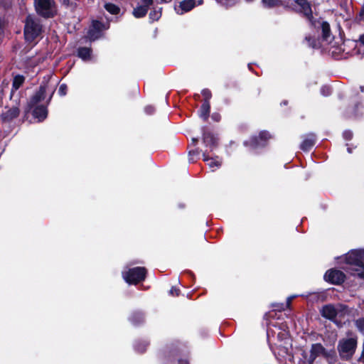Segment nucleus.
<instances>
[{"label":"nucleus","mask_w":364,"mask_h":364,"mask_svg":"<svg viewBox=\"0 0 364 364\" xmlns=\"http://www.w3.org/2000/svg\"><path fill=\"white\" fill-rule=\"evenodd\" d=\"M203 3V0H183L179 3L178 7H175V10L178 14L182 15L184 13L191 11L198 5Z\"/></svg>","instance_id":"nucleus-14"},{"label":"nucleus","mask_w":364,"mask_h":364,"mask_svg":"<svg viewBox=\"0 0 364 364\" xmlns=\"http://www.w3.org/2000/svg\"><path fill=\"white\" fill-rule=\"evenodd\" d=\"M5 111H2L0 114V119L2 123H10L14 119L18 117L20 114V109L18 105L13 106L12 107H5Z\"/></svg>","instance_id":"nucleus-12"},{"label":"nucleus","mask_w":364,"mask_h":364,"mask_svg":"<svg viewBox=\"0 0 364 364\" xmlns=\"http://www.w3.org/2000/svg\"><path fill=\"white\" fill-rule=\"evenodd\" d=\"M62 4L63 5H65L66 6H69V5H70V0H62Z\"/></svg>","instance_id":"nucleus-46"},{"label":"nucleus","mask_w":364,"mask_h":364,"mask_svg":"<svg viewBox=\"0 0 364 364\" xmlns=\"http://www.w3.org/2000/svg\"><path fill=\"white\" fill-rule=\"evenodd\" d=\"M43 32V26L40 21L31 15L26 16L23 28L25 41L28 43L34 41Z\"/></svg>","instance_id":"nucleus-1"},{"label":"nucleus","mask_w":364,"mask_h":364,"mask_svg":"<svg viewBox=\"0 0 364 364\" xmlns=\"http://www.w3.org/2000/svg\"><path fill=\"white\" fill-rule=\"evenodd\" d=\"M305 41H307L308 46L310 48H316L318 47V40L314 36H307L305 37Z\"/></svg>","instance_id":"nucleus-31"},{"label":"nucleus","mask_w":364,"mask_h":364,"mask_svg":"<svg viewBox=\"0 0 364 364\" xmlns=\"http://www.w3.org/2000/svg\"><path fill=\"white\" fill-rule=\"evenodd\" d=\"M129 320L134 326H139L144 323V314L141 311H134L130 315Z\"/></svg>","instance_id":"nucleus-18"},{"label":"nucleus","mask_w":364,"mask_h":364,"mask_svg":"<svg viewBox=\"0 0 364 364\" xmlns=\"http://www.w3.org/2000/svg\"><path fill=\"white\" fill-rule=\"evenodd\" d=\"M211 118L214 122H218L221 119V116L219 113L215 112L212 114Z\"/></svg>","instance_id":"nucleus-40"},{"label":"nucleus","mask_w":364,"mask_h":364,"mask_svg":"<svg viewBox=\"0 0 364 364\" xmlns=\"http://www.w3.org/2000/svg\"><path fill=\"white\" fill-rule=\"evenodd\" d=\"M48 83L41 84L38 89L34 92V94L30 97L27 102L26 112H28L34 107L36 105H38L46 98V94L48 90Z\"/></svg>","instance_id":"nucleus-8"},{"label":"nucleus","mask_w":364,"mask_h":364,"mask_svg":"<svg viewBox=\"0 0 364 364\" xmlns=\"http://www.w3.org/2000/svg\"><path fill=\"white\" fill-rule=\"evenodd\" d=\"M147 270L144 267H136L129 269L123 273L125 282L129 284H137L145 280Z\"/></svg>","instance_id":"nucleus-5"},{"label":"nucleus","mask_w":364,"mask_h":364,"mask_svg":"<svg viewBox=\"0 0 364 364\" xmlns=\"http://www.w3.org/2000/svg\"><path fill=\"white\" fill-rule=\"evenodd\" d=\"M201 94L203 97V102H210V100L211 99L212 97V93H211V91L207 88L205 89H203L202 91H201Z\"/></svg>","instance_id":"nucleus-33"},{"label":"nucleus","mask_w":364,"mask_h":364,"mask_svg":"<svg viewBox=\"0 0 364 364\" xmlns=\"http://www.w3.org/2000/svg\"><path fill=\"white\" fill-rule=\"evenodd\" d=\"M351 270L353 272L351 273L352 276L364 280V264L355 268H352Z\"/></svg>","instance_id":"nucleus-28"},{"label":"nucleus","mask_w":364,"mask_h":364,"mask_svg":"<svg viewBox=\"0 0 364 364\" xmlns=\"http://www.w3.org/2000/svg\"><path fill=\"white\" fill-rule=\"evenodd\" d=\"M33 4L36 14L43 18H53L57 15L54 0H34Z\"/></svg>","instance_id":"nucleus-2"},{"label":"nucleus","mask_w":364,"mask_h":364,"mask_svg":"<svg viewBox=\"0 0 364 364\" xmlns=\"http://www.w3.org/2000/svg\"><path fill=\"white\" fill-rule=\"evenodd\" d=\"M149 9L147 5H140L134 9L132 14L136 18H143L147 14Z\"/></svg>","instance_id":"nucleus-20"},{"label":"nucleus","mask_w":364,"mask_h":364,"mask_svg":"<svg viewBox=\"0 0 364 364\" xmlns=\"http://www.w3.org/2000/svg\"><path fill=\"white\" fill-rule=\"evenodd\" d=\"M316 136L314 133H309L304 136V139L300 144V149L303 151H309L316 144Z\"/></svg>","instance_id":"nucleus-16"},{"label":"nucleus","mask_w":364,"mask_h":364,"mask_svg":"<svg viewBox=\"0 0 364 364\" xmlns=\"http://www.w3.org/2000/svg\"><path fill=\"white\" fill-rule=\"evenodd\" d=\"M272 138V135L267 130L259 132L258 135H252L250 138L243 142L245 147H248L252 150H257L264 148L267 146L269 140Z\"/></svg>","instance_id":"nucleus-3"},{"label":"nucleus","mask_w":364,"mask_h":364,"mask_svg":"<svg viewBox=\"0 0 364 364\" xmlns=\"http://www.w3.org/2000/svg\"><path fill=\"white\" fill-rule=\"evenodd\" d=\"M325 353V348L320 343H313L311 346L310 355L307 360V364H314L315 360L319 355Z\"/></svg>","instance_id":"nucleus-15"},{"label":"nucleus","mask_w":364,"mask_h":364,"mask_svg":"<svg viewBox=\"0 0 364 364\" xmlns=\"http://www.w3.org/2000/svg\"><path fill=\"white\" fill-rule=\"evenodd\" d=\"M360 89L362 92H364V86H360Z\"/></svg>","instance_id":"nucleus-53"},{"label":"nucleus","mask_w":364,"mask_h":364,"mask_svg":"<svg viewBox=\"0 0 364 364\" xmlns=\"http://www.w3.org/2000/svg\"><path fill=\"white\" fill-rule=\"evenodd\" d=\"M55 91V88H52L50 90V94L48 99L46 101V105H36L34 107L31 109L32 115L35 119H38V122H42L47 118L48 114L47 107L52 100Z\"/></svg>","instance_id":"nucleus-6"},{"label":"nucleus","mask_w":364,"mask_h":364,"mask_svg":"<svg viewBox=\"0 0 364 364\" xmlns=\"http://www.w3.org/2000/svg\"><path fill=\"white\" fill-rule=\"evenodd\" d=\"M355 326L363 335H364V317L359 318L355 321Z\"/></svg>","instance_id":"nucleus-32"},{"label":"nucleus","mask_w":364,"mask_h":364,"mask_svg":"<svg viewBox=\"0 0 364 364\" xmlns=\"http://www.w3.org/2000/svg\"><path fill=\"white\" fill-rule=\"evenodd\" d=\"M172 352L171 351H169L168 353H166V352H164V358H169L170 357V355Z\"/></svg>","instance_id":"nucleus-49"},{"label":"nucleus","mask_w":364,"mask_h":364,"mask_svg":"<svg viewBox=\"0 0 364 364\" xmlns=\"http://www.w3.org/2000/svg\"><path fill=\"white\" fill-rule=\"evenodd\" d=\"M336 355V353L335 351V350H326V349L325 348V353L323 354V357H324L325 358H335Z\"/></svg>","instance_id":"nucleus-35"},{"label":"nucleus","mask_w":364,"mask_h":364,"mask_svg":"<svg viewBox=\"0 0 364 364\" xmlns=\"http://www.w3.org/2000/svg\"><path fill=\"white\" fill-rule=\"evenodd\" d=\"M149 345V343L148 341H138L134 344V348L137 352L140 353H144L146 350V348Z\"/></svg>","instance_id":"nucleus-27"},{"label":"nucleus","mask_w":364,"mask_h":364,"mask_svg":"<svg viewBox=\"0 0 364 364\" xmlns=\"http://www.w3.org/2000/svg\"><path fill=\"white\" fill-rule=\"evenodd\" d=\"M161 11H157L156 9L151 11L149 14L150 23H153L154 21H158L161 18Z\"/></svg>","instance_id":"nucleus-30"},{"label":"nucleus","mask_w":364,"mask_h":364,"mask_svg":"<svg viewBox=\"0 0 364 364\" xmlns=\"http://www.w3.org/2000/svg\"><path fill=\"white\" fill-rule=\"evenodd\" d=\"M210 153L208 149H205L203 151V160L204 161H210V163H208V166L210 168L213 167H220L221 164L219 161L213 160V157L210 156Z\"/></svg>","instance_id":"nucleus-24"},{"label":"nucleus","mask_w":364,"mask_h":364,"mask_svg":"<svg viewBox=\"0 0 364 364\" xmlns=\"http://www.w3.org/2000/svg\"><path fill=\"white\" fill-rule=\"evenodd\" d=\"M323 279L331 284L341 285L346 281V275L341 270L331 268L325 272Z\"/></svg>","instance_id":"nucleus-7"},{"label":"nucleus","mask_w":364,"mask_h":364,"mask_svg":"<svg viewBox=\"0 0 364 364\" xmlns=\"http://www.w3.org/2000/svg\"><path fill=\"white\" fill-rule=\"evenodd\" d=\"M321 92L324 96H328L331 95V89L328 87H323L321 88Z\"/></svg>","instance_id":"nucleus-41"},{"label":"nucleus","mask_w":364,"mask_h":364,"mask_svg":"<svg viewBox=\"0 0 364 364\" xmlns=\"http://www.w3.org/2000/svg\"><path fill=\"white\" fill-rule=\"evenodd\" d=\"M338 309H337L338 313V312L347 313L348 311V306L346 304H338Z\"/></svg>","instance_id":"nucleus-39"},{"label":"nucleus","mask_w":364,"mask_h":364,"mask_svg":"<svg viewBox=\"0 0 364 364\" xmlns=\"http://www.w3.org/2000/svg\"><path fill=\"white\" fill-rule=\"evenodd\" d=\"M359 42H360V45L364 46V34H362L360 36Z\"/></svg>","instance_id":"nucleus-44"},{"label":"nucleus","mask_w":364,"mask_h":364,"mask_svg":"<svg viewBox=\"0 0 364 364\" xmlns=\"http://www.w3.org/2000/svg\"><path fill=\"white\" fill-rule=\"evenodd\" d=\"M172 0H161L162 2H164V3H168V2H171Z\"/></svg>","instance_id":"nucleus-51"},{"label":"nucleus","mask_w":364,"mask_h":364,"mask_svg":"<svg viewBox=\"0 0 364 364\" xmlns=\"http://www.w3.org/2000/svg\"><path fill=\"white\" fill-rule=\"evenodd\" d=\"M292 297H289L287 301V305L290 306L291 303Z\"/></svg>","instance_id":"nucleus-48"},{"label":"nucleus","mask_w":364,"mask_h":364,"mask_svg":"<svg viewBox=\"0 0 364 364\" xmlns=\"http://www.w3.org/2000/svg\"><path fill=\"white\" fill-rule=\"evenodd\" d=\"M105 10L112 15H117L120 12V8L119 6L113 3H106L104 5Z\"/></svg>","instance_id":"nucleus-26"},{"label":"nucleus","mask_w":364,"mask_h":364,"mask_svg":"<svg viewBox=\"0 0 364 364\" xmlns=\"http://www.w3.org/2000/svg\"><path fill=\"white\" fill-rule=\"evenodd\" d=\"M107 28L99 20H93L87 31V38L90 41H95L102 36L103 31Z\"/></svg>","instance_id":"nucleus-10"},{"label":"nucleus","mask_w":364,"mask_h":364,"mask_svg":"<svg viewBox=\"0 0 364 364\" xmlns=\"http://www.w3.org/2000/svg\"><path fill=\"white\" fill-rule=\"evenodd\" d=\"M25 77L22 75H17L14 77L12 82V88H11V94L18 90L21 86L24 83ZM12 95H11V97Z\"/></svg>","instance_id":"nucleus-23"},{"label":"nucleus","mask_w":364,"mask_h":364,"mask_svg":"<svg viewBox=\"0 0 364 364\" xmlns=\"http://www.w3.org/2000/svg\"><path fill=\"white\" fill-rule=\"evenodd\" d=\"M67 92H68V86H67V85L65 84V83L61 84L60 85V87H59V89H58V94L60 96H65V95H66Z\"/></svg>","instance_id":"nucleus-34"},{"label":"nucleus","mask_w":364,"mask_h":364,"mask_svg":"<svg viewBox=\"0 0 364 364\" xmlns=\"http://www.w3.org/2000/svg\"><path fill=\"white\" fill-rule=\"evenodd\" d=\"M359 106H360V103H359V102H357V103L354 105V108H353V109H354V112H355L358 110V109Z\"/></svg>","instance_id":"nucleus-47"},{"label":"nucleus","mask_w":364,"mask_h":364,"mask_svg":"<svg viewBox=\"0 0 364 364\" xmlns=\"http://www.w3.org/2000/svg\"><path fill=\"white\" fill-rule=\"evenodd\" d=\"M302 356H303L304 358H306L307 355H306V352H304V353H302Z\"/></svg>","instance_id":"nucleus-52"},{"label":"nucleus","mask_w":364,"mask_h":364,"mask_svg":"<svg viewBox=\"0 0 364 364\" xmlns=\"http://www.w3.org/2000/svg\"><path fill=\"white\" fill-rule=\"evenodd\" d=\"M144 5H147L150 7L154 4V0H141Z\"/></svg>","instance_id":"nucleus-42"},{"label":"nucleus","mask_w":364,"mask_h":364,"mask_svg":"<svg viewBox=\"0 0 364 364\" xmlns=\"http://www.w3.org/2000/svg\"><path fill=\"white\" fill-rule=\"evenodd\" d=\"M320 313L322 317L333 322L338 326H340L341 321L336 319L338 310L333 304H328L323 306Z\"/></svg>","instance_id":"nucleus-11"},{"label":"nucleus","mask_w":364,"mask_h":364,"mask_svg":"<svg viewBox=\"0 0 364 364\" xmlns=\"http://www.w3.org/2000/svg\"><path fill=\"white\" fill-rule=\"evenodd\" d=\"M262 3L264 8L272 9L283 5L282 0H262Z\"/></svg>","instance_id":"nucleus-25"},{"label":"nucleus","mask_w":364,"mask_h":364,"mask_svg":"<svg viewBox=\"0 0 364 364\" xmlns=\"http://www.w3.org/2000/svg\"><path fill=\"white\" fill-rule=\"evenodd\" d=\"M296 4L300 7V12L309 21H311L313 12L310 3L307 0H295Z\"/></svg>","instance_id":"nucleus-17"},{"label":"nucleus","mask_w":364,"mask_h":364,"mask_svg":"<svg viewBox=\"0 0 364 364\" xmlns=\"http://www.w3.org/2000/svg\"><path fill=\"white\" fill-rule=\"evenodd\" d=\"M144 112L149 115L153 114L155 112V107L152 105H147L144 107Z\"/></svg>","instance_id":"nucleus-38"},{"label":"nucleus","mask_w":364,"mask_h":364,"mask_svg":"<svg viewBox=\"0 0 364 364\" xmlns=\"http://www.w3.org/2000/svg\"><path fill=\"white\" fill-rule=\"evenodd\" d=\"M210 102H203L200 109L199 116L204 122H206L210 116Z\"/></svg>","instance_id":"nucleus-19"},{"label":"nucleus","mask_w":364,"mask_h":364,"mask_svg":"<svg viewBox=\"0 0 364 364\" xmlns=\"http://www.w3.org/2000/svg\"><path fill=\"white\" fill-rule=\"evenodd\" d=\"M178 364H189V362H188V360L179 359L178 360Z\"/></svg>","instance_id":"nucleus-43"},{"label":"nucleus","mask_w":364,"mask_h":364,"mask_svg":"<svg viewBox=\"0 0 364 364\" xmlns=\"http://www.w3.org/2000/svg\"><path fill=\"white\" fill-rule=\"evenodd\" d=\"M200 151H201V150H200L198 148H196L193 150H190L188 151V161L190 163L195 162L196 160L199 158Z\"/></svg>","instance_id":"nucleus-29"},{"label":"nucleus","mask_w":364,"mask_h":364,"mask_svg":"<svg viewBox=\"0 0 364 364\" xmlns=\"http://www.w3.org/2000/svg\"><path fill=\"white\" fill-rule=\"evenodd\" d=\"M346 264L355 267L364 264V249L351 250L345 255Z\"/></svg>","instance_id":"nucleus-9"},{"label":"nucleus","mask_w":364,"mask_h":364,"mask_svg":"<svg viewBox=\"0 0 364 364\" xmlns=\"http://www.w3.org/2000/svg\"><path fill=\"white\" fill-rule=\"evenodd\" d=\"M203 143L209 152H212L218 146L217 137L205 127L203 128Z\"/></svg>","instance_id":"nucleus-13"},{"label":"nucleus","mask_w":364,"mask_h":364,"mask_svg":"<svg viewBox=\"0 0 364 364\" xmlns=\"http://www.w3.org/2000/svg\"><path fill=\"white\" fill-rule=\"evenodd\" d=\"M347 151L349 153V154H352L353 153V149L351 147H348L347 148Z\"/></svg>","instance_id":"nucleus-50"},{"label":"nucleus","mask_w":364,"mask_h":364,"mask_svg":"<svg viewBox=\"0 0 364 364\" xmlns=\"http://www.w3.org/2000/svg\"><path fill=\"white\" fill-rule=\"evenodd\" d=\"M77 56L83 60H89L91 59L92 48L87 47H80L77 48Z\"/></svg>","instance_id":"nucleus-22"},{"label":"nucleus","mask_w":364,"mask_h":364,"mask_svg":"<svg viewBox=\"0 0 364 364\" xmlns=\"http://www.w3.org/2000/svg\"><path fill=\"white\" fill-rule=\"evenodd\" d=\"M357 347V338H349L340 340L337 346L341 358L348 360L352 358Z\"/></svg>","instance_id":"nucleus-4"},{"label":"nucleus","mask_w":364,"mask_h":364,"mask_svg":"<svg viewBox=\"0 0 364 364\" xmlns=\"http://www.w3.org/2000/svg\"><path fill=\"white\" fill-rule=\"evenodd\" d=\"M321 27L323 40L326 41H331L333 38L331 37L330 24L327 21H323Z\"/></svg>","instance_id":"nucleus-21"},{"label":"nucleus","mask_w":364,"mask_h":364,"mask_svg":"<svg viewBox=\"0 0 364 364\" xmlns=\"http://www.w3.org/2000/svg\"><path fill=\"white\" fill-rule=\"evenodd\" d=\"M353 134L350 130H345L343 132V137L346 141H350L353 139Z\"/></svg>","instance_id":"nucleus-36"},{"label":"nucleus","mask_w":364,"mask_h":364,"mask_svg":"<svg viewBox=\"0 0 364 364\" xmlns=\"http://www.w3.org/2000/svg\"><path fill=\"white\" fill-rule=\"evenodd\" d=\"M181 290L176 287H172L169 290V294L173 296H178L180 295Z\"/></svg>","instance_id":"nucleus-37"},{"label":"nucleus","mask_w":364,"mask_h":364,"mask_svg":"<svg viewBox=\"0 0 364 364\" xmlns=\"http://www.w3.org/2000/svg\"><path fill=\"white\" fill-rule=\"evenodd\" d=\"M198 141V139L197 138H193L192 139V143H191V145L192 146H196L197 143Z\"/></svg>","instance_id":"nucleus-45"}]
</instances>
